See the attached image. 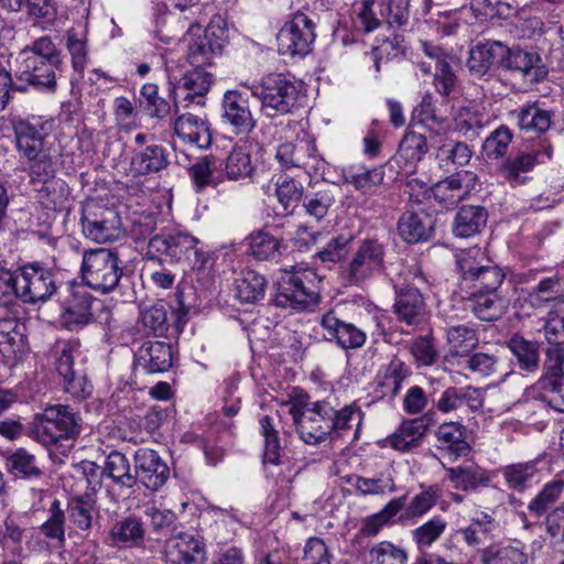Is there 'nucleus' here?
<instances>
[{
    "mask_svg": "<svg viewBox=\"0 0 564 564\" xmlns=\"http://www.w3.org/2000/svg\"><path fill=\"white\" fill-rule=\"evenodd\" d=\"M13 132V144L21 163L25 164L30 182L41 183L45 189L59 188L58 197L65 196L66 184L62 180H55V164L52 155L50 137L54 130V120L44 116L29 115L15 116L10 120Z\"/></svg>",
    "mask_w": 564,
    "mask_h": 564,
    "instance_id": "1",
    "label": "nucleus"
},
{
    "mask_svg": "<svg viewBox=\"0 0 564 564\" xmlns=\"http://www.w3.org/2000/svg\"><path fill=\"white\" fill-rule=\"evenodd\" d=\"M63 52L51 35H42L25 45L15 57L14 77L20 91L32 87L41 93H55L57 75L64 68Z\"/></svg>",
    "mask_w": 564,
    "mask_h": 564,
    "instance_id": "2",
    "label": "nucleus"
},
{
    "mask_svg": "<svg viewBox=\"0 0 564 564\" xmlns=\"http://www.w3.org/2000/svg\"><path fill=\"white\" fill-rule=\"evenodd\" d=\"M241 86L260 100V111L267 118L284 116L300 107V87L284 74L271 73L263 76L257 84L243 83Z\"/></svg>",
    "mask_w": 564,
    "mask_h": 564,
    "instance_id": "3",
    "label": "nucleus"
},
{
    "mask_svg": "<svg viewBox=\"0 0 564 564\" xmlns=\"http://www.w3.org/2000/svg\"><path fill=\"white\" fill-rule=\"evenodd\" d=\"M315 282L316 273L307 267L292 265L290 270L284 269L272 304L294 312L307 311L318 300Z\"/></svg>",
    "mask_w": 564,
    "mask_h": 564,
    "instance_id": "4",
    "label": "nucleus"
},
{
    "mask_svg": "<svg viewBox=\"0 0 564 564\" xmlns=\"http://www.w3.org/2000/svg\"><path fill=\"white\" fill-rule=\"evenodd\" d=\"M82 274L89 288L101 293L112 291L122 276L118 254L106 248L86 251L83 256Z\"/></svg>",
    "mask_w": 564,
    "mask_h": 564,
    "instance_id": "5",
    "label": "nucleus"
},
{
    "mask_svg": "<svg viewBox=\"0 0 564 564\" xmlns=\"http://www.w3.org/2000/svg\"><path fill=\"white\" fill-rule=\"evenodd\" d=\"M35 433L45 445L75 438L80 433V417L69 405H48L35 416Z\"/></svg>",
    "mask_w": 564,
    "mask_h": 564,
    "instance_id": "6",
    "label": "nucleus"
},
{
    "mask_svg": "<svg viewBox=\"0 0 564 564\" xmlns=\"http://www.w3.org/2000/svg\"><path fill=\"white\" fill-rule=\"evenodd\" d=\"M80 220L85 237L98 243L118 240L124 234L119 213L95 200L85 204Z\"/></svg>",
    "mask_w": 564,
    "mask_h": 564,
    "instance_id": "7",
    "label": "nucleus"
},
{
    "mask_svg": "<svg viewBox=\"0 0 564 564\" xmlns=\"http://www.w3.org/2000/svg\"><path fill=\"white\" fill-rule=\"evenodd\" d=\"M54 366L63 379L64 389L77 399H86L93 392V384L82 369L75 368V358L79 356L77 341H57L53 347Z\"/></svg>",
    "mask_w": 564,
    "mask_h": 564,
    "instance_id": "8",
    "label": "nucleus"
},
{
    "mask_svg": "<svg viewBox=\"0 0 564 564\" xmlns=\"http://www.w3.org/2000/svg\"><path fill=\"white\" fill-rule=\"evenodd\" d=\"M315 23L305 13L296 12L280 29L278 51L284 56H305L315 41Z\"/></svg>",
    "mask_w": 564,
    "mask_h": 564,
    "instance_id": "9",
    "label": "nucleus"
},
{
    "mask_svg": "<svg viewBox=\"0 0 564 564\" xmlns=\"http://www.w3.org/2000/svg\"><path fill=\"white\" fill-rule=\"evenodd\" d=\"M199 245L198 238L185 231L154 235L148 241L145 258L164 259L170 264L180 263L191 260V256Z\"/></svg>",
    "mask_w": 564,
    "mask_h": 564,
    "instance_id": "10",
    "label": "nucleus"
},
{
    "mask_svg": "<svg viewBox=\"0 0 564 564\" xmlns=\"http://www.w3.org/2000/svg\"><path fill=\"white\" fill-rule=\"evenodd\" d=\"M19 299L25 303L47 301L56 291L53 273L37 264H26L17 270Z\"/></svg>",
    "mask_w": 564,
    "mask_h": 564,
    "instance_id": "11",
    "label": "nucleus"
},
{
    "mask_svg": "<svg viewBox=\"0 0 564 564\" xmlns=\"http://www.w3.org/2000/svg\"><path fill=\"white\" fill-rule=\"evenodd\" d=\"M478 185V176L473 171L463 170L434 184L431 195L445 209H453L467 199Z\"/></svg>",
    "mask_w": 564,
    "mask_h": 564,
    "instance_id": "12",
    "label": "nucleus"
},
{
    "mask_svg": "<svg viewBox=\"0 0 564 564\" xmlns=\"http://www.w3.org/2000/svg\"><path fill=\"white\" fill-rule=\"evenodd\" d=\"M221 118L236 134H249L257 127L249 98L238 89L227 90L221 100Z\"/></svg>",
    "mask_w": 564,
    "mask_h": 564,
    "instance_id": "13",
    "label": "nucleus"
},
{
    "mask_svg": "<svg viewBox=\"0 0 564 564\" xmlns=\"http://www.w3.org/2000/svg\"><path fill=\"white\" fill-rule=\"evenodd\" d=\"M213 83V75L204 68L194 67L186 72L173 88L174 105L176 110L180 107L186 108L191 104L205 105V96Z\"/></svg>",
    "mask_w": 564,
    "mask_h": 564,
    "instance_id": "14",
    "label": "nucleus"
},
{
    "mask_svg": "<svg viewBox=\"0 0 564 564\" xmlns=\"http://www.w3.org/2000/svg\"><path fill=\"white\" fill-rule=\"evenodd\" d=\"M163 560L165 564H205V543L198 535L182 532L165 541Z\"/></svg>",
    "mask_w": 564,
    "mask_h": 564,
    "instance_id": "15",
    "label": "nucleus"
},
{
    "mask_svg": "<svg viewBox=\"0 0 564 564\" xmlns=\"http://www.w3.org/2000/svg\"><path fill=\"white\" fill-rule=\"evenodd\" d=\"M333 406L325 401L314 402L300 423L299 436L310 445L323 442L332 431Z\"/></svg>",
    "mask_w": 564,
    "mask_h": 564,
    "instance_id": "16",
    "label": "nucleus"
},
{
    "mask_svg": "<svg viewBox=\"0 0 564 564\" xmlns=\"http://www.w3.org/2000/svg\"><path fill=\"white\" fill-rule=\"evenodd\" d=\"M383 247L378 241L365 240L350 262L349 281L360 284L380 271L383 265Z\"/></svg>",
    "mask_w": 564,
    "mask_h": 564,
    "instance_id": "17",
    "label": "nucleus"
},
{
    "mask_svg": "<svg viewBox=\"0 0 564 564\" xmlns=\"http://www.w3.org/2000/svg\"><path fill=\"white\" fill-rule=\"evenodd\" d=\"M501 66L520 75L524 83H539L546 75L539 54L522 48H508L501 56Z\"/></svg>",
    "mask_w": 564,
    "mask_h": 564,
    "instance_id": "18",
    "label": "nucleus"
},
{
    "mask_svg": "<svg viewBox=\"0 0 564 564\" xmlns=\"http://www.w3.org/2000/svg\"><path fill=\"white\" fill-rule=\"evenodd\" d=\"M135 476L150 490H159L169 479L170 469L159 454L149 448H140L134 455Z\"/></svg>",
    "mask_w": 564,
    "mask_h": 564,
    "instance_id": "19",
    "label": "nucleus"
},
{
    "mask_svg": "<svg viewBox=\"0 0 564 564\" xmlns=\"http://www.w3.org/2000/svg\"><path fill=\"white\" fill-rule=\"evenodd\" d=\"M411 376L410 367L400 358L394 357L388 365L382 367L372 383L376 399H394L403 381Z\"/></svg>",
    "mask_w": 564,
    "mask_h": 564,
    "instance_id": "20",
    "label": "nucleus"
},
{
    "mask_svg": "<svg viewBox=\"0 0 564 564\" xmlns=\"http://www.w3.org/2000/svg\"><path fill=\"white\" fill-rule=\"evenodd\" d=\"M429 151L425 135L414 131H408L399 143L397 154L392 158L391 163L395 164L399 173L409 175L416 171L419 162Z\"/></svg>",
    "mask_w": 564,
    "mask_h": 564,
    "instance_id": "21",
    "label": "nucleus"
},
{
    "mask_svg": "<svg viewBox=\"0 0 564 564\" xmlns=\"http://www.w3.org/2000/svg\"><path fill=\"white\" fill-rule=\"evenodd\" d=\"M64 47L70 57L72 68L83 77L89 62V23L84 21L67 29L63 35Z\"/></svg>",
    "mask_w": 564,
    "mask_h": 564,
    "instance_id": "22",
    "label": "nucleus"
},
{
    "mask_svg": "<svg viewBox=\"0 0 564 564\" xmlns=\"http://www.w3.org/2000/svg\"><path fill=\"white\" fill-rule=\"evenodd\" d=\"M551 150L545 148L544 152L522 151L503 161L500 173L512 186L524 184L528 181V173L539 163H543L542 155L551 158Z\"/></svg>",
    "mask_w": 564,
    "mask_h": 564,
    "instance_id": "23",
    "label": "nucleus"
},
{
    "mask_svg": "<svg viewBox=\"0 0 564 564\" xmlns=\"http://www.w3.org/2000/svg\"><path fill=\"white\" fill-rule=\"evenodd\" d=\"M174 132L184 143L207 149L212 144V132L207 121L193 113H183L176 117Z\"/></svg>",
    "mask_w": 564,
    "mask_h": 564,
    "instance_id": "24",
    "label": "nucleus"
},
{
    "mask_svg": "<svg viewBox=\"0 0 564 564\" xmlns=\"http://www.w3.org/2000/svg\"><path fill=\"white\" fill-rule=\"evenodd\" d=\"M435 437L437 449L451 457L466 456L470 451L466 427L459 422L442 423L435 431Z\"/></svg>",
    "mask_w": 564,
    "mask_h": 564,
    "instance_id": "25",
    "label": "nucleus"
},
{
    "mask_svg": "<svg viewBox=\"0 0 564 564\" xmlns=\"http://www.w3.org/2000/svg\"><path fill=\"white\" fill-rule=\"evenodd\" d=\"M145 532L147 529L143 521L139 517L130 514L112 524L109 531V539L113 546L120 549L134 547L143 543Z\"/></svg>",
    "mask_w": 564,
    "mask_h": 564,
    "instance_id": "26",
    "label": "nucleus"
},
{
    "mask_svg": "<svg viewBox=\"0 0 564 564\" xmlns=\"http://www.w3.org/2000/svg\"><path fill=\"white\" fill-rule=\"evenodd\" d=\"M138 366L148 373H159L172 367V350L163 341L144 343L137 355Z\"/></svg>",
    "mask_w": 564,
    "mask_h": 564,
    "instance_id": "27",
    "label": "nucleus"
},
{
    "mask_svg": "<svg viewBox=\"0 0 564 564\" xmlns=\"http://www.w3.org/2000/svg\"><path fill=\"white\" fill-rule=\"evenodd\" d=\"M506 52L507 46L497 41H487L475 45L470 50L467 61L469 73L476 77L484 76L496 61L501 64V56Z\"/></svg>",
    "mask_w": 564,
    "mask_h": 564,
    "instance_id": "28",
    "label": "nucleus"
},
{
    "mask_svg": "<svg viewBox=\"0 0 564 564\" xmlns=\"http://www.w3.org/2000/svg\"><path fill=\"white\" fill-rule=\"evenodd\" d=\"M427 425L424 417L403 421L397 431L384 440V446L399 452H405L420 445L425 435Z\"/></svg>",
    "mask_w": 564,
    "mask_h": 564,
    "instance_id": "29",
    "label": "nucleus"
},
{
    "mask_svg": "<svg viewBox=\"0 0 564 564\" xmlns=\"http://www.w3.org/2000/svg\"><path fill=\"white\" fill-rule=\"evenodd\" d=\"M446 479L454 489L468 492L486 487L490 481V475L479 466L464 465L446 468Z\"/></svg>",
    "mask_w": 564,
    "mask_h": 564,
    "instance_id": "30",
    "label": "nucleus"
},
{
    "mask_svg": "<svg viewBox=\"0 0 564 564\" xmlns=\"http://www.w3.org/2000/svg\"><path fill=\"white\" fill-rule=\"evenodd\" d=\"M344 183L351 185L364 195H375L384 180L382 166L367 169L365 166L349 167L343 172Z\"/></svg>",
    "mask_w": 564,
    "mask_h": 564,
    "instance_id": "31",
    "label": "nucleus"
},
{
    "mask_svg": "<svg viewBox=\"0 0 564 564\" xmlns=\"http://www.w3.org/2000/svg\"><path fill=\"white\" fill-rule=\"evenodd\" d=\"M489 123V115L477 106L460 107L454 116L455 130L467 140L476 139Z\"/></svg>",
    "mask_w": 564,
    "mask_h": 564,
    "instance_id": "32",
    "label": "nucleus"
},
{
    "mask_svg": "<svg viewBox=\"0 0 564 564\" xmlns=\"http://www.w3.org/2000/svg\"><path fill=\"white\" fill-rule=\"evenodd\" d=\"M400 236L410 243L427 240L433 229V220L425 213L405 212L399 219Z\"/></svg>",
    "mask_w": 564,
    "mask_h": 564,
    "instance_id": "33",
    "label": "nucleus"
},
{
    "mask_svg": "<svg viewBox=\"0 0 564 564\" xmlns=\"http://www.w3.org/2000/svg\"><path fill=\"white\" fill-rule=\"evenodd\" d=\"M169 165V154L166 150L159 144L145 147L138 151L131 159V171L135 175H147L158 173Z\"/></svg>",
    "mask_w": 564,
    "mask_h": 564,
    "instance_id": "34",
    "label": "nucleus"
},
{
    "mask_svg": "<svg viewBox=\"0 0 564 564\" xmlns=\"http://www.w3.org/2000/svg\"><path fill=\"white\" fill-rule=\"evenodd\" d=\"M383 11L378 0H356L351 6V22L355 30L371 33L381 24Z\"/></svg>",
    "mask_w": 564,
    "mask_h": 564,
    "instance_id": "35",
    "label": "nucleus"
},
{
    "mask_svg": "<svg viewBox=\"0 0 564 564\" xmlns=\"http://www.w3.org/2000/svg\"><path fill=\"white\" fill-rule=\"evenodd\" d=\"M487 219L488 213L482 206H463L455 216L453 232L460 238L475 236L486 226Z\"/></svg>",
    "mask_w": 564,
    "mask_h": 564,
    "instance_id": "36",
    "label": "nucleus"
},
{
    "mask_svg": "<svg viewBox=\"0 0 564 564\" xmlns=\"http://www.w3.org/2000/svg\"><path fill=\"white\" fill-rule=\"evenodd\" d=\"M497 528V521L487 512H481L479 517L473 518L467 527L462 528L458 533L468 546L474 547L492 540Z\"/></svg>",
    "mask_w": 564,
    "mask_h": 564,
    "instance_id": "37",
    "label": "nucleus"
},
{
    "mask_svg": "<svg viewBox=\"0 0 564 564\" xmlns=\"http://www.w3.org/2000/svg\"><path fill=\"white\" fill-rule=\"evenodd\" d=\"M321 324L344 349L358 348L366 340V335L361 329L341 319H321Z\"/></svg>",
    "mask_w": 564,
    "mask_h": 564,
    "instance_id": "38",
    "label": "nucleus"
},
{
    "mask_svg": "<svg viewBox=\"0 0 564 564\" xmlns=\"http://www.w3.org/2000/svg\"><path fill=\"white\" fill-rule=\"evenodd\" d=\"M538 473V460L514 463L501 468L507 487L518 492L528 489Z\"/></svg>",
    "mask_w": 564,
    "mask_h": 564,
    "instance_id": "39",
    "label": "nucleus"
},
{
    "mask_svg": "<svg viewBox=\"0 0 564 564\" xmlns=\"http://www.w3.org/2000/svg\"><path fill=\"white\" fill-rule=\"evenodd\" d=\"M104 473L120 487L132 488L137 484V476L131 473L129 459L118 451H112L107 456Z\"/></svg>",
    "mask_w": 564,
    "mask_h": 564,
    "instance_id": "40",
    "label": "nucleus"
},
{
    "mask_svg": "<svg viewBox=\"0 0 564 564\" xmlns=\"http://www.w3.org/2000/svg\"><path fill=\"white\" fill-rule=\"evenodd\" d=\"M481 564H528V555L517 546L490 544L480 550Z\"/></svg>",
    "mask_w": 564,
    "mask_h": 564,
    "instance_id": "41",
    "label": "nucleus"
},
{
    "mask_svg": "<svg viewBox=\"0 0 564 564\" xmlns=\"http://www.w3.org/2000/svg\"><path fill=\"white\" fill-rule=\"evenodd\" d=\"M446 529V520L441 516H435L412 530V541L420 553L427 552V550L440 540Z\"/></svg>",
    "mask_w": 564,
    "mask_h": 564,
    "instance_id": "42",
    "label": "nucleus"
},
{
    "mask_svg": "<svg viewBox=\"0 0 564 564\" xmlns=\"http://www.w3.org/2000/svg\"><path fill=\"white\" fill-rule=\"evenodd\" d=\"M25 324L20 319H0V350L3 355L21 351L25 341Z\"/></svg>",
    "mask_w": 564,
    "mask_h": 564,
    "instance_id": "43",
    "label": "nucleus"
},
{
    "mask_svg": "<svg viewBox=\"0 0 564 564\" xmlns=\"http://www.w3.org/2000/svg\"><path fill=\"white\" fill-rule=\"evenodd\" d=\"M193 259L188 260L195 273L196 283L203 290H208L215 282V258L200 245L195 249Z\"/></svg>",
    "mask_w": 564,
    "mask_h": 564,
    "instance_id": "44",
    "label": "nucleus"
},
{
    "mask_svg": "<svg viewBox=\"0 0 564 564\" xmlns=\"http://www.w3.org/2000/svg\"><path fill=\"white\" fill-rule=\"evenodd\" d=\"M265 279L256 271L248 270L236 280V296L243 303H254L263 297Z\"/></svg>",
    "mask_w": 564,
    "mask_h": 564,
    "instance_id": "45",
    "label": "nucleus"
},
{
    "mask_svg": "<svg viewBox=\"0 0 564 564\" xmlns=\"http://www.w3.org/2000/svg\"><path fill=\"white\" fill-rule=\"evenodd\" d=\"M564 351L562 347H552L547 350L545 361V376L541 380L542 388L552 393L558 394L562 389Z\"/></svg>",
    "mask_w": 564,
    "mask_h": 564,
    "instance_id": "46",
    "label": "nucleus"
},
{
    "mask_svg": "<svg viewBox=\"0 0 564 564\" xmlns=\"http://www.w3.org/2000/svg\"><path fill=\"white\" fill-rule=\"evenodd\" d=\"M254 166L250 152L246 147H235L228 154L225 162V173L228 180L239 181L251 177Z\"/></svg>",
    "mask_w": 564,
    "mask_h": 564,
    "instance_id": "47",
    "label": "nucleus"
},
{
    "mask_svg": "<svg viewBox=\"0 0 564 564\" xmlns=\"http://www.w3.org/2000/svg\"><path fill=\"white\" fill-rule=\"evenodd\" d=\"M471 155L473 151L466 143L447 142L437 149L436 161L442 169L449 171L452 167L468 164Z\"/></svg>",
    "mask_w": 564,
    "mask_h": 564,
    "instance_id": "48",
    "label": "nucleus"
},
{
    "mask_svg": "<svg viewBox=\"0 0 564 564\" xmlns=\"http://www.w3.org/2000/svg\"><path fill=\"white\" fill-rule=\"evenodd\" d=\"M404 507V497L390 500L382 510L362 520L360 533L364 536H375Z\"/></svg>",
    "mask_w": 564,
    "mask_h": 564,
    "instance_id": "49",
    "label": "nucleus"
},
{
    "mask_svg": "<svg viewBox=\"0 0 564 564\" xmlns=\"http://www.w3.org/2000/svg\"><path fill=\"white\" fill-rule=\"evenodd\" d=\"M248 245L250 253L261 261L275 259L281 253V240L264 230L251 232Z\"/></svg>",
    "mask_w": 564,
    "mask_h": 564,
    "instance_id": "50",
    "label": "nucleus"
},
{
    "mask_svg": "<svg viewBox=\"0 0 564 564\" xmlns=\"http://www.w3.org/2000/svg\"><path fill=\"white\" fill-rule=\"evenodd\" d=\"M47 512L48 518L39 527V531L46 539L56 541L59 546H63L66 541L65 511L62 508L61 501L54 499Z\"/></svg>",
    "mask_w": 564,
    "mask_h": 564,
    "instance_id": "51",
    "label": "nucleus"
},
{
    "mask_svg": "<svg viewBox=\"0 0 564 564\" xmlns=\"http://www.w3.org/2000/svg\"><path fill=\"white\" fill-rule=\"evenodd\" d=\"M394 312L400 317H417L431 314L426 311L422 294L416 288L401 289L395 299Z\"/></svg>",
    "mask_w": 564,
    "mask_h": 564,
    "instance_id": "52",
    "label": "nucleus"
},
{
    "mask_svg": "<svg viewBox=\"0 0 564 564\" xmlns=\"http://www.w3.org/2000/svg\"><path fill=\"white\" fill-rule=\"evenodd\" d=\"M447 341L451 345V354L453 357H464L477 347L478 337L473 327L458 325L448 328Z\"/></svg>",
    "mask_w": 564,
    "mask_h": 564,
    "instance_id": "53",
    "label": "nucleus"
},
{
    "mask_svg": "<svg viewBox=\"0 0 564 564\" xmlns=\"http://www.w3.org/2000/svg\"><path fill=\"white\" fill-rule=\"evenodd\" d=\"M7 469L14 476L23 478L40 477L42 469L35 455L24 448H19L7 457Z\"/></svg>",
    "mask_w": 564,
    "mask_h": 564,
    "instance_id": "54",
    "label": "nucleus"
},
{
    "mask_svg": "<svg viewBox=\"0 0 564 564\" xmlns=\"http://www.w3.org/2000/svg\"><path fill=\"white\" fill-rule=\"evenodd\" d=\"M96 501L90 494L72 498L67 505L68 518L79 530L91 527Z\"/></svg>",
    "mask_w": 564,
    "mask_h": 564,
    "instance_id": "55",
    "label": "nucleus"
},
{
    "mask_svg": "<svg viewBox=\"0 0 564 564\" xmlns=\"http://www.w3.org/2000/svg\"><path fill=\"white\" fill-rule=\"evenodd\" d=\"M325 161L317 153L313 140L303 139L297 142L295 167L303 169L308 175L324 172Z\"/></svg>",
    "mask_w": 564,
    "mask_h": 564,
    "instance_id": "56",
    "label": "nucleus"
},
{
    "mask_svg": "<svg viewBox=\"0 0 564 564\" xmlns=\"http://www.w3.org/2000/svg\"><path fill=\"white\" fill-rule=\"evenodd\" d=\"M200 30V25L192 24L188 29V50L187 61L193 67L204 68L205 66L212 65L213 58L217 55L216 51L207 44L206 40L198 36L196 40L192 39L194 31Z\"/></svg>",
    "mask_w": 564,
    "mask_h": 564,
    "instance_id": "57",
    "label": "nucleus"
},
{
    "mask_svg": "<svg viewBox=\"0 0 564 564\" xmlns=\"http://www.w3.org/2000/svg\"><path fill=\"white\" fill-rule=\"evenodd\" d=\"M505 279L501 270L489 263L477 269L474 276L469 278L471 292L495 293Z\"/></svg>",
    "mask_w": 564,
    "mask_h": 564,
    "instance_id": "58",
    "label": "nucleus"
},
{
    "mask_svg": "<svg viewBox=\"0 0 564 564\" xmlns=\"http://www.w3.org/2000/svg\"><path fill=\"white\" fill-rule=\"evenodd\" d=\"M509 348L517 357L518 364L522 370L531 372L538 369L539 350L535 343L520 336H514L509 341Z\"/></svg>",
    "mask_w": 564,
    "mask_h": 564,
    "instance_id": "59",
    "label": "nucleus"
},
{
    "mask_svg": "<svg viewBox=\"0 0 564 564\" xmlns=\"http://www.w3.org/2000/svg\"><path fill=\"white\" fill-rule=\"evenodd\" d=\"M512 141V132L507 126L495 129L484 141L481 153L487 160L501 159Z\"/></svg>",
    "mask_w": 564,
    "mask_h": 564,
    "instance_id": "60",
    "label": "nucleus"
},
{
    "mask_svg": "<svg viewBox=\"0 0 564 564\" xmlns=\"http://www.w3.org/2000/svg\"><path fill=\"white\" fill-rule=\"evenodd\" d=\"M261 434L264 437L263 463L279 465L281 458V445L279 433L269 415H264L259 421Z\"/></svg>",
    "mask_w": 564,
    "mask_h": 564,
    "instance_id": "61",
    "label": "nucleus"
},
{
    "mask_svg": "<svg viewBox=\"0 0 564 564\" xmlns=\"http://www.w3.org/2000/svg\"><path fill=\"white\" fill-rule=\"evenodd\" d=\"M368 555L370 564H406L409 558L404 549L390 541L376 543Z\"/></svg>",
    "mask_w": 564,
    "mask_h": 564,
    "instance_id": "62",
    "label": "nucleus"
},
{
    "mask_svg": "<svg viewBox=\"0 0 564 564\" xmlns=\"http://www.w3.org/2000/svg\"><path fill=\"white\" fill-rule=\"evenodd\" d=\"M521 130L545 132L551 126V113L536 106L522 108L518 113Z\"/></svg>",
    "mask_w": 564,
    "mask_h": 564,
    "instance_id": "63",
    "label": "nucleus"
},
{
    "mask_svg": "<svg viewBox=\"0 0 564 564\" xmlns=\"http://www.w3.org/2000/svg\"><path fill=\"white\" fill-rule=\"evenodd\" d=\"M334 203L335 196L328 189L307 194L303 198V207L306 214L314 217L316 220L323 219Z\"/></svg>",
    "mask_w": 564,
    "mask_h": 564,
    "instance_id": "64",
    "label": "nucleus"
}]
</instances>
